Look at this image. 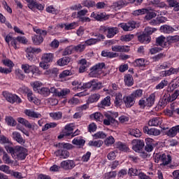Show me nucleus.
I'll list each match as a JSON object with an SVG mask.
<instances>
[{"label":"nucleus","mask_w":179,"mask_h":179,"mask_svg":"<svg viewBox=\"0 0 179 179\" xmlns=\"http://www.w3.org/2000/svg\"><path fill=\"white\" fill-rule=\"evenodd\" d=\"M90 118L91 120H94V121L96 122H103V118H104V116L101 113L96 112L93 114H91Z\"/></svg>","instance_id":"obj_28"},{"label":"nucleus","mask_w":179,"mask_h":179,"mask_svg":"<svg viewBox=\"0 0 179 179\" xmlns=\"http://www.w3.org/2000/svg\"><path fill=\"white\" fill-rule=\"evenodd\" d=\"M124 83L126 86L128 87H131V86H134V78L131 74H127L124 76Z\"/></svg>","instance_id":"obj_32"},{"label":"nucleus","mask_w":179,"mask_h":179,"mask_svg":"<svg viewBox=\"0 0 179 179\" xmlns=\"http://www.w3.org/2000/svg\"><path fill=\"white\" fill-rule=\"evenodd\" d=\"M115 143V139L113 136H110L109 137L106 138L104 141V143L106 146H111V145H114Z\"/></svg>","instance_id":"obj_56"},{"label":"nucleus","mask_w":179,"mask_h":179,"mask_svg":"<svg viewBox=\"0 0 179 179\" xmlns=\"http://www.w3.org/2000/svg\"><path fill=\"white\" fill-rule=\"evenodd\" d=\"M160 29L162 33H165L166 34H170L174 31V28L170 25H163Z\"/></svg>","instance_id":"obj_35"},{"label":"nucleus","mask_w":179,"mask_h":179,"mask_svg":"<svg viewBox=\"0 0 179 179\" xmlns=\"http://www.w3.org/2000/svg\"><path fill=\"white\" fill-rule=\"evenodd\" d=\"M161 162H162L161 166H167L170 164V163H171V155L163 153Z\"/></svg>","instance_id":"obj_29"},{"label":"nucleus","mask_w":179,"mask_h":179,"mask_svg":"<svg viewBox=\"0 0 179 179\" xmlns=\"http://www.w3.org/2000/svg\"><path fill=\"white\" fill-rule=\"evenodd\" d=\"M129 134L131 135V136H134L135 138H141L142 136V132H141V130L139 129H132L129 131Z\"/></svg>","instance_id":"obj_45"},{"label":"nucleus","mask_w":179,"mask_h":179,"mask_svg":"<svg viewBox=\"0 0 179 179\" xmlns=\"http://www.w3.org/2000/svg\"><path fill=\"white\" fill-rule=\"evenodd\" d=\"M131 49L128 45H115L112 46V51L115 52H129Z\"/></svg>","instance_id":"obj_15"},{"label":"nucleus","mask_w":179,"mask_h":179,"mask_svg":"<svg viewBox=\"0 0 179 179\" xmlns=\"http://www.w3.org/2000/svg\"><path fill=\"white\" fill-rule=\"evenodd\" d=\"M138 40L142 44H149L152 40L150 36H147L145 32L138 36Z\"/></svg>","instance_id":"obj_20"},{"label":"nucleus","mask_w":179,"mask_h":179,"mask_svg":"<svg viewBox=\"0 0 179 179\" xmlns=\"http://www.w3.org/2000/svg\"><path fill=\"white\" fill-rule=\"evenodd\" d=\"M13 138L14 141L17 142V143H20V145H24L26 141L23 139V137L22 136V134L17 131H13Z\"/></svg>","instance_id":"obj_22"},{"label":"nucleus","mask_w":179,"mask_h":179,"mask_svg":"<svg viewBox=\"0 0 179 179\" xmlns=\"http://www.w3.org/2000/svg\"><path fill=\"white\" fill-rule=\"evenodd\" d=\"M71 57H64L61 59H59L57 62V64L59 66H65V65H68L69 62H71Z\"/></svg>","instance_id":"obj_31"},{"label":"nucleus","mask_w":179,"mask_h":179,"mask_svg":"<svg viewBox=\"0 0 179 179\" xmlns=\"http://www.w3.org/2000/svg\"><path fill=\"white\" fill-rule=\"evenodd\" d=\"M119 30L117 27H109L108 29V34L106 35L107 38H113L116 34H118Z\"/></svg>","instance_id":"obj_25"},{"label":"nucleus","mask_w":179,"mask_h":179,"mask_svg":"<svg viewBox=\"0 0 179 179\" xmlns=\"http://www.w3.org/2000/svg\"><path fill=\"white\" fill-rule=\"evenodd\" d=\"M2 64L5 66H8L9 68L8 69L12 70L13 67L15 66V64H13V62L9 59H4L2 60Z\"/></svg>","instance_id":"obj_48"},{"label":"nucleus","mask_w":179,"mask_h":179,"mask_svg":"<svg viewBox=\"0 0 179 179\" xmlns=\"http://www.w3.org/2000/svg\"><path fill=\"white\" fill-rule=\"evenodd\" d=\"M91 87L92 90H100V89L103 88V85L101 83L96 82V80H92Z\"/></svg>","instance_id":"obj_46"},{"label":"nucleus","mask_w":179,"mask_h":179,"mask_svg":"<svg viewBox=\"0 0 179 179\" xmlns=\"http://www.w3.org/2000/svg\"><path fill=\"white\" fill-rule=\"evenodd\" d=\"M38 93L41 96H43V97H48V96H50V89L45 87H41V89H38Z\"/></svg>","instance_id":"obj_42"},{"label":"nucleus","mask_w":179,"mask_h":179,"mask_svg":"<svg viewBox=\"0 0 179 179\" xmlns=\"http://www.w3.org/2000/svg\"><path fill=\"white\" fill-rule=\"evenodd\" d=\"M104 66H106V64L104 63H98L96 65L93 66L91 69H90V75H94V73H97V72H99V71H101V69H103V68H104Z\"/></svg>","instance_id":"obj_19"},{"label":"nucleus","mask_w":179,"mask_h":179,"mask_svg":"<svg viewBox=\"0 0 179 179\" xmlns=\"http://www.w3.org/2000/svg\"><path fill=\"white\" fill-rule=\"evenodd\" d=\"M136 99L134 98L131 94L123 97V102L125 104L127 108H131L135 104Z\"/></svg>","instance_id":"obj_12"},{"label":"nucleus","mask_w":179,"mask_h":179,"mask_svg":"<svg viewBox=\"0 0 179 179\" xmlns=\"http://www.w3.org/2000/svg\"><path fill=\"white\" fill-rule=\"evenodd\" d=\"M78 65H80L78 72L79 73H83L84 72H86V70L87 68H89V62H87V60L86 59H81L78 61Z\"/></svg>","instance_id":"obj_16"},{"label":"nucleus","mask_w":179,"mask_h":179,"mask_svg":"<svg viewBox=\"0 0 179 179\" xmlns=\"http://www.w3.org/2000/svg\"><path fill=\"white\" fill-rule=\"evenodd\" d=\"M73 73L71 70H64L59 75V79H65L66 76H72Z\"/></svg>","instance_id":"obj_55"},{"label":"nucleus","mask_w":179,"mask_h":179,"mask_svg":"<svg viewBox=\"0 0 179 179\" xmlns=\"http://www.w3.org/2000/svg\"><path fill=\"white\" fill-rule=\"evenodd\" d=\"M156 101V95L151 94L148 98H141L138 101V106L141 110H145V107H152Z\"/></svg>","instance_id":"obj_5"},{"label":"nucleus","mask_w":179,"mask_h":179,"mask_svg":"<svg viewBox=\"0 0 179 179\" xmlns=\"http://www.w3.org/2000/svg\"><path fill=\"white\" fill-rule=\"evenodd\" d=\"M5 149L8 153H10L11 156L17 159V160H24L27 157V149L22 146H15V148L6 145Z\"/></svg>","instance_id":"obj_1"},{"label":"nucleus","mask_w":179,"mask_h":179,"mask_svg":"<svg viewBox=\"0 0 179 179\" xmlns=\"http://www.w3.org/2000/svg\"><path fill=\"white\" fill-rule=\"evenodd\" d=\"M54 61L53 53H44L41 57V62L39 64V66L43 69H48L50 64Z\"/></svg>","instance_id":"obj_6"},{"label":"nucleus","mask_w":179,"mask_h":179,"mask_svg":"<svg viewBox=\"0 0 179 179\" xmlns=\"http://www.w3.org/2000/svg\"><path fill=\"white\" fill-rule=\"evenodd\" d=\"M99 100H100V94H92L88 99L89 103H96Z\"/></svg>","instance_id":"obj_52"},{"label":"nucleus","mask_w":179,"mask_h":179,"mask_svg":"<svg viewBox=\"0 0 179 179\" xmlns=\"http://www.w3.org/2000/svg\"><path fill=\"white\" fill-rule=\"evenodd\" d=\"M119 27H121L124 31H132L134 29H136V22L131 20L127 23L122 22L118 24Z\"/></svg>","instance_id":"obj_8"},{"label":"nucleus","mask_w":179,"mask_h":179,"mask_svg":"<svg viewBox=\"0 0 179 179\" xmlns=\"http://www.w3.org/2000/svg\"><path fill=\"white\" fill-rule=\"evenodd\" d=\"M6 122L7 123V125H8V127H16V124H17L16 120H15V119L12 116H6Z\"/></svg>","instance_id":"obj_39"},{"label":"nucleus","mask_w":179,"mask_h":179,"mask_svg":"<svg viewBox=\"0 0 179 179\" xmlns=\"http://www.w3.org/2000/svg\"><path fill=\"white\" fill-rule=\"evenodd\" d=\"M145 148V141L143 140H134L132 149L137 153H142Z\"/></svg>","instance_id":"obj_9"},{"label":"nucleus","mask_w":179,"mask_h":179,"mask_svg":"<svg viewBox=\"0 0 179 179\" xmlns=\"http://www.w3.org/2000/svg\"><path fill=\"white\" fill-rule=\"evenodd\" d=\"M134 99L136 100V99H139L141 96L143 95V90L138 89L135 91H134L131 94H130Z\"/></svg>","instance_id":"obj_53"},{"label":"nucleus","mask_w":179,"mask_h":179,"mask_svg":"<svg viewBox=\"0 0 179 179\" xmlns=\"http://www.w3.org/2000/svg\"><path fill=\"white\" fill-rule=\"evenodd\" d=\"M116 148L120 150L121 152H128V147H127V145L122 143L121 141H118L115 143Z\"/></svg>","instance_id":"obj_41"},{"label":"nucleus","mask_w":179,"mask_h":179,"mask_svg":"<svg viewBox=\"0 0 179 179\" xmlns=\"http://www.w3.org/2000/svg\"><path fill=\"white\" fill-rule=\"evenodd\" d=\"M115 177H117V171H112L104 174L105 179H115Z\"/></svg>","instance_id":"obj_49"},{"label":"nucleus","mask_w":179,"mask_h":179,"mask_svg":"<svg viewBox=\"0 0 179 179\" xmlns=\"http://www.w3.org/2000/svg\"><path fill=\"white\" fill-rule=\"evenodd\" d=\"M50 118L54 120L55 121H59V120H62V112H53L49 114Z\"/></svg>","instance_id":"obj_34"},{"label":"nucleus","mask_w":179,"mask_h":179,"mask_svg":"<svg viewBox=\"0 0 179 179\" xmlns=\"http://www.w3.org/2000/svg\"><path fill=\"white\" fill-rule=\"evenodd\" d=\"M78 26L79 22H73L65 25V30H73V29H76V27H78Z\"/></svg>","instance_id":"obj_54"},{"label":"nucleus","mask_w":179,"mask_h":179,"mask_svg":"<svg viewBox=\"0 0 179 179\" xmlns=\"http://www.w3.org/2000/svg\"><path fill=\"white\" fill-rule=\"evenodd\" d=\"M55 146L58 150L55 152V155L60 159H68L70 155L69 150L73 148V145L69 143H59Z\"/></svg>","instance_id":"obj_2"},{"label":"nucleus","mask_w":179,"mask_h":179,"mask_svg":"<svg viewBox=\"0 0 179 179\" xmlns=\"http://www.w3.org/2000/svg\"><path fill=\"white\" fill-rule=\"evenodd\" d=\"M60 166L62 169H64V170H72V169H74L76 164L73 160L68 159L62 161L60 164Z\"/></svg>","instance_id":"obj_13"},{"label":"nucleus","mask_w":179,"mask_h":179,"mask_svg":"<svg viewBox=\"0 0 179 179\" xmlns=\"http://www.w3.org/2000/svg\"><path fill=\"white\" fill-rule=\"evenodd\" d=\"M89 13V10L86 8L80 10L78 12H73L71 14L72 19H78L80 23H89L92 22V19L86 15Z\"/></svg>","instance_id":"obj_3"},{"label":"nucleus","mask_w":179,"mask_h":179,"mask_svg":"<svg viewBox=\"0 0 179 179\" xmlns=\"http://www.w3.org/2000/svg\"><path fill=\"white\" fill-rule=\"evenodd\" d=\"M17 121H18L20 124H22V125H24L25 128H28V129H31L32 128L31 124L30 122H29V120L23 117H18Z\"/></svg>","instance_id":"obj_33"},{"label":"nucleus","mask_w":179,"mask_h":179,"mask_svg":"<svg viewBox=\"0 0 179 179\" xmlns=\"http://www.w3.org/2000/svg\"><path fill=\"white\" fill-rule=\"evenodd\" d=\"M3 96L6 98V100L11 104H15V103H16V104H20V103H22V99H20L19 96L9 92H3Z\"/></svg>","instance_id":"obj_7"},{"label":"nucleus","mask_w":179,"mask_h":179,"mask_svg":"<svg viewBox=\"0 0 179 179\" xmlns=\"http://www.w3.org/2000/svg\"><path fill=\"white\" fill-rule=\"evenodd\" d=\"M122 94H117L115 95V101H114V104L115 107H120V106H122Z\"/></svg>","instance_id":"obj_37"},{"label":"nucleus","mask_w":179,"mask_h":179,"mask_svg":"<svg viewBox=\"0 0 179 179\" xmlns=\"http://www.w3.org/2000/svg\"><path fill=\"white\" fill-rule=\"evenodd\" d=\"M141 170H138L136 169L130 168L128 171V175L130 176V177L132 176H139V174L141 173Z\"/></svg>","instance_id":"obj_47"},{"label":"nucleus","mask_w":179,"mask_h":179,"mask_svg":"<svg viewBox=\"0 0 179 179\" xmlns=\"http://www.w3.org/2000/svg\"><path fill=\"white\" fill-rule=\"evenodd\" d=\"M72 143L77 146H85L86 141L80 137H77L72 141Z\"/></svg>","instance_id":"obj_43"},{"label":"nucleus","mask_w":179,"mask_h":179,"mask_svg":"<svg viewBox=\"0 0 179 179\" xmlns=\"http://www.w3.org/2000/svg\"><path fill=\"white\" fill-rule=\"evenodd\" d=\"M3 161L6 164H13V160L10 159V157L6 152H3Z\"/></svg>","instance_id":"obj_58"},{"label":"nucleus","mask_w":179,"mask_h":179,"mask_svg":"<svg viewBox=\"0 0 179 179\" xmlns=\"http://www.w3.org/2000/svg\"><path fill=\"white\" fill-rule=\"evenodd\" d=\"M146 12L145 13L146 14L145 16V19L146 20H151V19H153V17H156L157 16V14L154 11H150L149 9L146 8Z\"/></svg>","instance_id":"obj_40"},{"label":"nucleus","mask_w":179,"mask_h":179,"mask_svg":"<svg viewBox=\"0 0 179 179\" xmlns=\"http://www.w3.org/2000/svg\"><path fill=\"white\" fill-rule=\"evenodd\" d=\"M145 12H147L146 8L138 9V10H134L131 15H133V16H141L142 15H145Z\"/></svg>","instance_id":"obj_59"},{"label":"nucleus","mask_w":179,"mask_h":179,"mask_svg":"<svg viewBox=\"0 0 179 179\" xmlns=\"http://www.w3.org/2000/svg\"><path fill=\"white\" fill-rule=\"evenodd\" d=\"M27 98L29 101H30L31 103H34V104H37V101H38V99H37V97H36V96L34 94H33V92L32 91H29L27 93Z\"/></svg>","instance_id":"obj_36"},{"label":"nucleus","mask_w":179,"mask_h":179,"mask_svg":"<svg viewBox=\"0 0 179 179\" xmlns=\"http://www.w3.org/2000/svg\"><path fill=\"white\" fill-rule=\"evenodd\" d=\"M156 44L157 45H159L160 47H162V48H164L170 45V42L169 41H166V37L160 36L156 38Z\"/></svg>","instance_id":"obj_17"},{"label":"nucleus","mask_w":179,"mask_h":179,"mask_svg":"<svg viewBox=\"0 0 179 179\" xmlns=\"http://www.w3.org/2000/svg\"><path fill=\"white\" fill-rule=\"evenodd\" d=\"M31 73L32 75H35V76H37L38 75H41V71L35 65H32L31 67Z\"/></svg>","instance_id":"obj_60"},{"label":"nucleus","mask_w":179,"mask_h":179,"mask_svg":"<svg viewBox=\"0 0 179 179\" xmlns=\"http://www.w3.org/2000/svg\"><path fill=\"white\" fill-rule=\"evenodd\" d=\"M57 127V123L55 122H50L46 123L44 127L42 128V131L45 132V131H48L50 128H55Z\"/></svg>","instance_id":"obj_57"},{"label":"nucleus","mask_w":179,"mask_h":179,"mask_svg":"<svg viewBox=\"0 0 179 179\" xmlns=\"http://www.w3.org/2000/svg\"><path fill=\"white\" fill-rule=\"evenodd\" d=\"M28 3V8L31 10L37 9L38 10H44V4L37 3L36 0H24Z\"/></svg>","instance_id":"obj_10"},{"label":"nucleus","mask_w":179,"mask_h":179,"mask_svg":"<svg viewBox=\"0 0 179 179\" xmlns=\"http://www.w3.org/2000/svg\"><path fill=\"white\" fill-rule=\"evenodd\" d=\"M163 120L160 117H154L149 120L148 125L149 127H159L162 125Z\"/></svg>","instance_id":"obj_26"},{"label":"nucleus","mask_w":179,"mask_h":179,"mask_svg":"<svg viewBox=\"0 0 179 179\" xmlns=\"http://www.w3.org/2000/svg\"><path fill=\"white\" fill-rule=\"evenodd\" d=\"M24 113L25 115H27L29 118H41V115L40 113L34 112V110L30 109H26Z\"/></svg>","instance_id":"obj_24"},{"label":"nucleus","mask_w":179,"mask_h":179,"mask_svg":"<svg viewBox=\"0 0 179 179\" xmlns=\"http://www.w3.org/2000/svg\"><path fill=\"white\" fill-rule=\"evenodd\" d=\"M120 166V161L115 160L110 163L109 167L111 170H116V169H118Z\"/></svg>","instance_id":"obj_64"},{"label":"nucleus","mask_w":179,"mask_h":179,"mask_svg":"<svg viewBox=\"0 0 179 179\" xmlns=\"http://www.w3.org/2000/svg\"><path fill=\"white\" fill-rule=\"evenodd\" d=\"M111 106V96H107L105 97L99 103H98V107L100 108H104V107H110Z\"/></svg>","instance_id":"obj_21"},{"label":"nucleus","mask_w":179,"mask_h":179,"mask_svg":"<svg viewBox=\"0 0 179 179\" xmlns=\"http://www.w3.org/2000/svg\"><path fill=\"white\" fill-rule=\"evenodd\" d=\"M165 134L169 138H174L177 136V131H176V127H173L165 132Z\"/></svg>","instance_id":"obj_44"},{"label":"nucleus","mask_w":179,"mask_h":179,"mask_svg":"<svg viewBox=\"0 0 179 179\" xmlns=\"http://www.w3.org/2000/svg\"><path fill=\"white\" fill-rule=\"evenodd\" d=\"M170 102H171V101L170 100V98L169 96H164L162 98L159 99L158 106L162 108H164V107L167 106V103H170Z\"/></svg>","instance_id":"obj_30"},{"label":"nucleus","mask_w":179,"mask_h":179,"mask_svg":"<svg viewBox=\"0 0 179 179\" xmlns=\"http://www.w3.org/2000/svg\"><path fill=\"white\" fill-rule=\"evenodd\" d=\"M31 66H30L28 64H22L21 69H22V71H24V73H30L31 71Z\"/></svg>","instance_id":"obj_63"},{"label":"nucleus","mask_w":179,"mask_h":179,"mask_svg":"<svg viewBox=\"0 0 179 179\" xmlns=\"http://www.w3.org/2000/svg\"><path fill=\"white\" fill-rule=\"evenodd\" d=\"M105 117L106 119L103 118V125H110L111 124H118V121L115 120V118L113 117V116L108 113L105 114Z\"/></svg>","instance_id":"obj_18"},{"label":"nucleus","mask_w":179,"mask_h":179,"mask_svg":"<svg viewBox=\"0 0 179 179\" xmlns=\"http://www.w3.org/2000/svg\"><path fill=\"white\" fill-rule=\"evenodd\" d=\"M135 66L138 68H145L146 66V63L145 62V59H137L134 63Z\"/></svg>","instance_id":"obj_50"},{"label":"nucleus","mask_w":179,"mask_h":179,"mask_svg":"<svg viewBox=\"0 0 179 179\" xmlns=\"http://www.w3.org/2000/svg\"><path fill=\"white\" fill-rule=\"evenodd\" d=\"M169 5L172 8H175L176 10H179V3L177 0H169Z\"/></svg>","instance_id":"obj_61"},{"label":"nucleus","mask_w":179,"mask_h":179,"mask_svg":"<svg viewBox=\"0 0 179 179\" xmlns=\"http://www.w3.org/2000/svg\"><path fill=\"white\" fill-rule=\"evenodd\" d=\"M143 131L144 134H147L148 135H153V136H159V135L161 134L160 130L156 128L149 129V127L148 126H145L143 128Z\"/></svg>","instance_id":"obj_14"},{"label":"nucleus","mask_w":179,"mask_h":179,"mask_svg":"<svg viewBox=\"0 0 179 179\" xmlns=\"http://www.w3.org/2000/svg\"><path fill=\"white\" fill-rule=\"evenodd\" d=\"M93 36L94 37H96V38H95L96 43H100L101 41H103V40L106 39V36L100 33H95Z\"/></svg>","instance_id":"obj_62"},{"label":"nucleus","mask_w":179,"mask_h":179,"mask_svg":"<svg viewBox=\"0 0 179 179\" xmlns=\"http://www.w3.org/2000/svg\"><path fill=\"white\" fill-rule=\"evenodd\" d=\"M104 142L101 140L90 141L88 143L89 146H93L94 148H101Z\"/></svg>","instance_id":"obj_38"},{"label":"nucleus","mask_w":179,"mask_h":179,"mask_svg":"<svg viewBox=\"0 0 179 179\" xmlns=\"http://www.w3.org/2000/svg\"><path fill=\"white\" fill-rule=\"evenodd\" d=\"M33 30L35 33H36V34L39 35H34L31 36L32 43L34 44V45H40V44H42V43L44 41V38H43V36L45 37L48 32L45 30L38 29L37 27H34Z\"/></svg>","instance_id":"obj_4"},{"label":"nucleus","mask_w":179,"mask_h":179,"mask_svg":"<svg viewBox=\"0 0 179 179\" xmlns=\"http://www.w3.org/2000/svg\"><path fill=\"white\" fill-rule=\"evenodd\" d=\"M127 4L128 3L126 0H118L113 3V6L115 9H122V8H125Z\"/></svg>","instance_id":"obj_27"},{"label":"nucleus","mask_w":179,"mask_h":179,"mask_svg":"<svg viewBox=\"0 0 179 179\" xmlns=\"http://www.w3.org/2000/svg\"><path fill=\"white\" fill-rule=\"evenodd\" d=\"M90 17L95 19L98 22H103V20H108L109 16L106 15V13H96L92 12L90 15Z\"/></svg>","instance_id":"obj_11"},{"label":"nucleus","mask_w":179,"mask_h":179,"mask_svg":"<svg viewBox=\"0 0 179 179\" xmlns=\"http://www.w3.org/2000/svg\"><path fill=\"white\" fill-rule=\"evenodd\" d=\"M145 144L146 145L145 146V152H153V145L155 143H153V139L150 138H145Z\"/></svg>","instance_id":"obj_23"},{"label":"nucleus","mask_w":179,"mask_h":179,"mask_svg":"<svg viewBox=\"0 0 179 179\" xmlns=\"http://www.w3.org/2000/svg\"><path fill=\"white\" fill-rule=\"evenodd\" d=\"M134 37H135V36L134 34L122 35L120 37V40L122 41H124L125 43H128V42L131 41V40H134Z\"/></svg>","instance_id":"obj_51"}]
</instances>
